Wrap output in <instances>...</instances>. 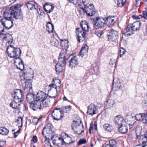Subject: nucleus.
<instances>
[{"mask_svg": "<svg viewBox=\"0 0 147 147\" xmlns=\"http://www.w3.org/2000/svg\"><path fill=\"white\" fill-rule=\"evenodd\" d=\"M33 77V71L30 69L25 71L21 76L22 82L25 85L24 88L25 90L29 89L30 92L32 91L31 80Z\"/></svg>", "mask_w": 147, "mask_h": 147, "instance_id": "f257e3e1", "label": "nucleus"}, {"mask_svg": "<svg viewBox=\"0 0 147 147\" xmlns=\"http://www.w3.org/2000/svg\"><path fill=\"white\" fill-rule=\"evenodd\" d=\"M80 25L82 31H81L79 28H77L76 32L77 40L79 42H82L85 40L86 33L88 31L89 29L88 23L86 21H81Z\"/></svg>", "mask_w": 147, "mask_h": 147, "instance_id": "f03ea898", "label": "nucleus"}, {"mask_svg": "<svg viewBox=\"0 0 147 147\" xmlns=\"http://www.w3.org/2000/svg\"><path fill=\"white\" fill-rule=\"evenodd\" d=\"M51 96H49L42 91H40L37 94V99L40 100L41 104L44 107H49L50 105Z\"/></svg>", "mask_w": 147, "mask_h": 147, "instance_id": "7ed1b4c3", "label": "nucleus"}, {"mask_svg": "<svg viewBox=\"0 0 147 147\" xmlns=\"http://www.w3.org/2000/svg\"><path fill=\"white\" fill-rule=\"evenodd\" d=\"M140 25L141 23L139 21H136L132 24L128 25L127 28L125 29L124 34L127 36L131 35L133 31L140 29Z\"/></svg>", "mask_w": 147, "mask_h": 147, "instance_id": "20e7f679", "label": "nucleus"}, {"mask_svg": "<svg viewBox=\"0 0 147 147\" xmlns=\"http://www.w3.org/2000/svg\"><path fill=\"white\" fill-rule=\"evenodd\" d=\"M7 52L9 57L11 58L20 57L21 52L19 48H14L12 45H10L7 48Z\"/></svg>", "mask_w": 147, "mask_h": 147, "instance_id": "39448f33", "label": "nucleus"}, {"mask_svg": "<svg viewBox=\"0 0 147 147\" xmlns=\"http://www.w3.org/2000/svg\"><path fill=\"white\" fill-rule=\"evenodd\" d=\"M0 28L1 29H4L5 32L11 28L13 26V19L11 20H7L4 18H2L1 16H0Z\"/></svg>", "mask_w": 147, "mask_h": 147, "instance_id": "423d86ee", "label": "nucleus"}, {"mask_svg": "<svg viewBox=\"0 0 147 147\" xmlns=\"http://www.w3.org/2000/svg\"><path fill=\"white\" fill-rule=\"evenodd\" d=\"M15 5H12L10 7H6L3 8L2 11L3 13V16L4 18L7 20H11L13 19V16L14 10L16 9Z\"/></svg>", "mask_w": 147, "mask_h": 147, "instance_id": "0eeeda50", "label": "nucleus"}, {"mask_svg": "<svg viewBox=\"0 0 147 147\" xmlns=\"http://www.w3.org/2000/svg\"><path fill=\"white\" fill-rule=\"evenodd\" d=\"M91 20L94 28L96 29L102 28L105 25V18L95 17L92 18Z\"/></svg>", "mask_w": 147, "mask_h": 147, "instance_id": "6e6552de", "label": "nucleus"}, {"mask_svg": "<svg viewBox=\"0 0 147 147\" xmlns=\"http://www.w3.org/2000/svg\"><path fill=\"white\" fill-rule=\"evenodd\" d=\"M15 6L17 7L16 10H14L13 15V18L16 19L22 20L23 19V14L21 9L20 8L21 5L20 4H15Z\"/></svg>", "mask_w": 147, "mask_h": 147, "instance_id": "1a4fd4ad", "label": "nucleus"}, {"mask_svg": "<svg viewBox=\"0 0 147 147\" xmlns=\"http://www.w3.org/2000/svg\"><path fill=\"white\" fill-rule=\"evenodd\" d=\"M84 8L86 14L89 16H92L96 13L94 6L92 4L86 3Z\"/></svg>", "mask_w": 147, "mask_h": 147, "instance_id": "9d476101", "label": "nucleus"}, {"mask_svg": "<svg viewBox=\"0 0 147 147\" xmlns=\"http://www.w3.org/2000/svg\"><path fill=\"white\" fill-rule=\"evenodd\" d=\"M61 108H56L53 111L52 114V116L53 119L59 121L64 116L60 112Z\"/></svg>", "mask_w": 147, "mask_h": 147, "instance_id": "9b49d317", "label": "nucleus"}, {"mask_svg": "<svg viewBox=\"0 0 147 147\" xmlns=\"http://www.w3.org/2000/svg\"><path fill=\"white\" fill-rule=\"evenodd\" d=\"M73 123L72 124V129L74 131L75 133L77 134H80V132L81 130L82 127H84V125L80 121V123L77 121H73Z\"/></svg>", "mask_w": 147, "mask_h": 147, "instance_id": "f8f14e48", "label": "nucleus"}, {"mask_svg": "<svg viewBox=\"0 0 147 147\" xmlns=\"http://www.w3.org/2000/svg\"><path fill=\"white\" fill-rule=\"evenodd\" d=\"M30 104V107L34 111H36L38 110H40L41 109V102L40 100L37 99V96L35 100L32 101Z\"/></svg>", "mask_w": 147, "mask_h": 147, "instance_id": "ddd939ff", "label": "nucleus"}, {"mask_svg": "<svg viewBox=\"0 0 147 147\" xmlns=\"http://www.w3.org/2000/svg\"><path fill=\"white\" fill-rule=\"evenodd\" d=\"M117 17L115 16H109L105 18V25L108 26L112 27L114 26L115 23L117 21Z\"/></svg>", "mask_w": 147, "mask_h": 147, "instance_id": "4468645a", "label": "nucleus"}, {"mask_svg": "<svg viewBox=\"0 0 147 147\" xmlns=\"http://www.w3.org/2000/svg\"><path fill=\"white\" fill-rule=\"evenodd\" d=\"M96 106L92 103L88 107L87 113L88 115H92L96 113L97 109Z\"/></svg>", "mask_w": 147, "mask_h": 147, "instance_id": "2eb2a0df", "label": "nucleus"}, {"mask_svg": "<svg viewBox=\"0 0 147 147\" xmlns=\"http://www.w3.org/2000/svg\"><path fill=\"white\" fill-rule=\"evenodd\" d=\"M69 58L70 59V60L69 61V66L72 69L76 67L78 64V62L76 57L71 55L69 56L68 59Z\"/></svg>", "mask_w": 147, "mask_h": 147, "instance_id": "dca6fc26", "label": "nucleus"}, {"mask_svg": "<svg viewBox=\"0 0 147 147\" xmlns=\"http://www.w3.org/2000/svg\"><path fill=\"white\" fill-rule=\"evenodd\" d=\"M12 95V96L14 98V99L16 98L20 101H23V99L22 98V92L20 90L16 89L13 92Z\"/></svg>", "mask_w": 147, "mask_h": 147, "instance_id": "f3484780", "label": "nucleus"}, {"mask_svg": "<svg viewBox=\"0 0 147 147\" xmlns=\"http://www.w3.org/2000/svg\"><path fill=\"white\" fill-rule=\"evenodd\" d=\"M121 86L119 80L117 78H113L112 90L115 91H117L120 89Z\"/></svg>", "mask_w": 147, "mask_h": 147, "instance_id": "a211bd4d", "label": "nucleus"}, {"mask_svg": "<svg viewBox=\"0 0 147 147\" xmlns=\"http://www.w3.org/2000/svg\"><path fill=\"white\" fill-rule=\"evenodd\" d=\"M115 124L119 127L123 125L125 123V121L121 115L116 116L114 119Z\"/></svg>", "mask_w": 147, "mask_h": 147, "instance_id": "6ab92c4d", "label": "nucleus"}, {"mask_svg": "<svg viewBox=\"0 0 147 147\" xmlns=\"http://www.w3.org/2000/svg\"><path fill=\"white\" fill-rule=\"evenodd\" d=\"M109 34L107 35L110 38L114 40H115L118 38V32L113 29L109 30L108 31Z\"/></svg>", "mask_w": 147, "mask_h": 147, "instance_id": "aec40b11", "label": "nucleus"}, {"mask_svg": "<svg viewBox=\"0 0 147 147\" xmlns=\"http://www.w3.org/2000/svg\"><path fill=\"white\" fill-rule=\"evenodd\" d=\"M22 101H20L18 99H13V100L11 101L10 104V106L12 108L16 109L19 111L18 106L20 105Z\"/></svg>", "mask_w": 147, "mask_h": 147, "instance_id": "412c9836", "label": "nucleus"}, {"mask_svg": "<svg viewBox=\"0 0 147 147\" xmlns=\"http://www.w3.org/2000/svg\"><path fill=\"white\" fill-rule=\"evenodd\" d=\"M43 8L47 13H50L53 11L54 6L51 3H46L43 5Z\"/></svg>", "mask_w": 147, "mask_h": 147, "instance_id": "4be33fe9", "label": "nucleus"}, {"mask_svg": "<svg viewBox=\"0 0 147 147\" xmlns=\"http://www.w3.org/2000/svg\"><path fill=\"white\" fill-rule=\"evenodd\" d=\"M38 4L34 1H29L26 4L28 9L32 10L38 9Z\"/></svg>", "mask_w": 147, "mask_h": 147, "instance_id": "5701e85b", "label": "nucleus"}, {"mask_svg": "<svg viewBox=\"0 0 147 147\" xmlns=\"http://www.w3.org/2000/svg\"><path fill=\"white\" fill-rule=\"evenodd\" d=\"M115 106V102L113 99H109L105 104V106L106 108L111 109Z\"/></svg>", "mask_w": 147, "mask_h": 147, "instance_id": "b1692460", "label": "nucleus"}, {"mask_svg": "<svg viewBox=\"0 0 147 147\" xmlns=\"http://www.w3.org/2000/svg\"><path fill=\"white\" fill-rule=\"evenodd\" d=\"M5 34H2L3 35H4L5 36L3 38L4 40L7 41V42L8 43L9 45H10L12 43L13 41V38L11 35L9 34H7L6 32H5Z\"/></svg>", "mask_w": 147, "mask_h": 147, "instance_id": "393cba45", "label": "nucleus"}, {"mask_svg": "<svg viewBox=\"0 0 147 147\" xmlns=\"http://www.w3.org/2000/svg\"><path fill=\"white\" fill-rule=\"evenodd\" d=\"M60 41V44L62 49L67 51L68 49L69 46L68 45L69 42L68 41L65 39L62 40L61 39Z\"/></svg>", "mask_w": 147, "mask_h": 147, "instance_id": "a878e982", "label": "nucleus"}, {"mask_svg": "<svg viewBox=\"0 0 147 147\" xmlns=\"http://www.w3.org/2000/svg\"><path fill=\"white\" fill-rule=\"evenodd\" d=\"M88 47L86 44L83 45L80 52L79 55L82 57L84 55H86L88 51Z\"/></svg>", "mask_w": 147, "mask_h": 147, "instance_id": "bb28decb", "label": "nucleus"}, {"mask_svg": "<svg viewBox=\"0 0 147 147\" xmlns=\"http://www.w3.org/2000/svg\"><path fill=\"white\" fill-rule=\"evenodd\" d=\"M65 56L63 53L59 54V56L58 57V63H62L64 65H66V61Z\"/></svg>", "mask_w": 147, "mask_h": 147, "instance_id": "cd10ccee", "label": "nucleus"}, {"mask_svg": "<svg viewBox=\"0 0 147 147\" xmlns=\"http://www.w3.org/2000/svg\"><path fill=\"white\" fill-rule=\"evenodd\" d=\"M118 127L119 131L122 134L126 133L128 131V127L127 125L125 124Z\"/></svg>", "mask_w": 147, "mask_h": 147, "instance_id": "c85d7f7f", "label": "nucleus"}, {"mask_svg": "<svg viewBox=\"0 0 147 147\" xmlns=\"http://www.w3.org/2000/svg\"><path fill=\"white\" fill-rule=\"evenodd\" d=\"M60 108V112L63 115L65 113H68L70 112L71 109V107L69 105L67 106H64Z\"/></svg>", "mask_w": 147, "mask_h": 147, "instance_id": "c756f323", "label": "nucleus"}, {"mask_svg": "<svg viewBox=\"0 0 147 147\" xmlns=\"http://www.w3.org/2000/svg\"><path fill=\"white\" fill-rule=\"evenodd\" d=\"M47 30L49 34H51L53 32L54 26L50 22H49L46 25Z\"/></svg>", "mask_w": 147, "mask_h": 147, "instance_id": "7c9ffc66", "label": "nucleus"}, {"mask_svg": "<svg viewBox=\"0 0 147 147\" xmlns=\"http://www.w3.org/2000/svg\"><path fill=\"white\" fill-rule=\"evenodd\" d=\"M55 69L56 72L57 74H59L60 73L62 72L63 69L61 64L57 63L55 66Z\"/></svg>", "mask_w": 147, "mask_h": 147, "instance_id": "2f4dec72", "label": "nucleus"}, {"mask_svg": "<svg viewBox=\"0 0 147 147\" xmlns=\"http://www.w3.org/2000/svg\"><path fill=\"white\" fill-rule=\"evenodd\" d=\"M103 127L105 131L109 132L111 131L113 129L112 125L108 123L104 124Z\"/></svg>", "mask_w": 147, "mask_h": 147, "instance_id": "473e14b6", "label": "nucleus"}, {"mask_svg": "<svg viewBox=\"0 0 147 147\" xmlns=\"http://www.w3.org/2000/svg\"><path fill=\"white\" fill-rule=\"evenodd\" d=\"M53 81L54 82V83L50 84L49 86L51 88H55L56 89V91H57V86L56 85V83L58 82L59 84H60L61 83V81L59 80L54 79V78L53 79ZM58 87H59V88H60V87L59 86H58Z\"/></svg>", "mask_w": 147, "mask_h": 147, "instance_id": "72a5a7b5", "label": "nucleus"}, {"mask_svg": "<svg viewBox=\"0 0 147 147\" xmlns=\"http://www.w3.org/2000/svg\"><path fill=\"white\" fill-rule=\"evenodd\" d=\"M145 12V11H143L142 13V14L139 16L133 15L132 17L136 19H140L141 21L145 22V18H144V13Z\"/></svg>", "mask_w": 147, "mask_h": 147, "instance_id": "f704fd0d", "label": "nucleus"}, {"mask_svg": "<svg viewBox=\"0 0 147 147\" xmlns=\"http://www.w3.org/2000/svg\"><path fill=\"white\" fill-rule=\"evenodd\" d=\"M78 3L81 9L85 8L86 3H88L85 0H79Z\"/></svg>", "mask_w": 147, "mask_h": 147, "instance_id": "c9c22d12", "label": "nucleus"}, {"mask_svg": "<svg viewBox=\"0 0 147 147\" xmlns=\"http://www.w3.org/2000/svg\"><path fill=\"white\" fill-rule=\"evenodd\" d=\"M51 44L56 47H57V46L59 44L58 40L54 37H52L50 40Z\"/></svg>", "mask_w": 147, "mask_h": 147, "instance_id": "e433bc0d", "label": "nucleus"}, {"mask_svg": "<svg viewBox=\"0 0 147 147\" xmlns=\"http://www.w3.org/2000/svg\"><path fill=\"white\" fill-rule=\"evenodd\" d=\"M60 138L55 136H53L51 138V139L53 141V144L58 146V144L60 143L59 141H60Z\"/></svg>", "mask_w": 147, "mask_h": 147, "instance_id": "4c0bfd02", "label": "nucleus"}, {"mask_svg": "<svg viewBox=\"0 0 147 147\" xmlns=\"http://www.w3.org/2000/svg\"><path fill=\"white\" fill-rule=\"evenodd\" d=\"M136 139L138 138H143L144 137V138H147V130L146 134H144V136L143 135L141 136V132H139L138 130H136Z\"/></svg>", "mask_w": 147, "mask_h": 147, "instance_id": "58836bf2", "label": "nucleus"}, {"mask_svg": "<svg viewBox=\"0 0 147 147\" xmlns=\"http://www.w3.org/2000/svg\"><path fill=\"white\" fill-rule=\"evenodd\" d=\"M116 142L114 140H111L109 141V144L106 145L105 147H116Z\"/></svg>", "mask_w": 147, "mask_h": 147, "instance_id": "ea45409f", "label": "nucleus"}, {"mask_svg": "<svg viewBox=\"0 0 147 147\" xmlns=\"http://www.w3.org/2000/svg\"><path fill=\"white\" fill-rule=\"evenodd\" d=\"M9 132V130L5 127H0V134L3 135H7Z\"/></svg>", "mask_w": 147, "mask_h": 147, "instance_id": "a19ab883", "label": "nucleus"}, {"mask_svg": "<svg viewBox=\"0 0 147 147\" xmlns=\"http://www.w3.org/2000/svg\"><path fill=\"white\" fill-rule=\"evenodd\" d=\"M125 120H127L128 122L130 123L136 122V121H135L134 117L131 115H127L126 116Z\"/></svg>", "mask_w": 147, "mask_h": 147, "instance_id": "79ce46f5", "label": "nucleus"}, {"mask_svg": "<svg viewBox=\"0 0 147 147\" xmlns=\"http://www.w3.org/2000/svg\"><path fill=\"white\" fill-rule=\"evenodd\" d=\"M35 95L32 93L26 95V99L28 101L30 102V101L34 100Z\"/></svg>", "mask_w": 147, "mask_h": 147, "instance_id": "37998d69", "label": "nucleus"}, {"mask_svg": "<svg viewBox=\"0 0 147 147\" xmlns=\"http://www.w3.org/2000/svg\"><path fill=\"white\" fill-rule=\"evenodd\" d=\"M126 0H117V5L118 7H121L124 5Z\"/></svg>", "mask_w": 147, "mask_h": 147, "instance_id": "c03bdc74", "label": "nucleus"}, {"mask_svg": "<svg viewBox=\"0 0 147 147\" xmlns=\"http://www.w3.org/2000/svg\"><path fill=\"white\" fill-rule=\"evenodd\" d=\"M34 10H36V11L40 17L44 14V12L43 10L38 7V9Z\"/></svg>", "mask_w": 147, "mask_h": 147, "instance_id": "a18cd8bd", "label": "nucleus"}, {"mask_svg": "<svg viewBox=\"0 0 147 147\" xmlns=\"http://www.w3.org/2000/svg\"><path fill=\"white\" fill-rule=\"evenodd\" d=\"M14 59V63L16 66V65H18L22 61H23L21 60V58L20 57H16Z\"/></svg>", "mask_w": 147, "mask_h": 147, "instance_id": "49530a36", "label": "nucleus"}, {"mask_svg": "<svg viewBox=\"0 0 147 147\" xmlns=\"http://www.w3.org/2000/svg\"><path fill=\"white\" fill-rule=\"evenodd\" d=\"M143 115L142 113H140L139 114H136L134 117L135 120L136 121H139L141 120Z\"/></svg>", "mask_w": 147, "mask_h": 147, "instance_id": "de8ad7c7", "label": "nucleus"}, {"mask_svg": "<svg viewBox=\"0 0 147 147\" xmlns=\"http://www.w3.org/2000/svg\"><path fill=\"white\" fill-rule=\"evenodd\" d=\"M81 10L80 9H78V11L79 13V14L80 15V18H83L84 16V13H85V11H84V8L81 9Z\"/></svg>", "mask_w": 147, "mask_h": 147, "instance_id": "09e8293b", "label": "nucleus"}, {"mask_svg": "<svg viewBox=\"0 0 147 147\" xmlns=\"http://www.w3.org/2000/svg\"><path fill=\"white\" fill-rule=\"evenodd\" d=\"M143 118L142 119V122L143 123H147V111L143 114Z\"/></svg>", "mask_w": 147, "mask_h": 147, "instance_id": "8fccbe9b", "label": "nucleus"}, {"mask_svg": "<svg viewBox=\"0 0 147 147\" xmlns=\"http://www.w3.org/2000/svg\"><path fill=\"white\" fill-rule=\"evenodd\" d=\"M16 68L21 70H22L24 69V65L23 61H22L20 64L18 65H16Z\"/></svg>", "mask_w": 147, "mask_h": 147, "instance_id": "3c124183", "label": "nucleus"}, {"mask_svg": "<svg viewBox=\"0 0 147 147\" xmlns=\"http://www.w3.org/2000/svg\"><path fill=\"white\" fill-rule=\"evenodd\" d=\"M46 129V127H44L42 131V134L43 136V137L45 138V141H48V142L49 141V138H47L46 136L45 135V134H44V131Z\"/></svg>", "mask_w": 147, "mask_h": 147, "instance_id": "603ef678", "label": "nucleus"}, {"mask_svg": "<svg viewBox=\"0 0 147 147\" xmlns=\"http://www.w3.org/2000/svg\"><path fill=\"white\" fill-rule=\"evenodd\" d=\"M86 142V139H80L78 142V145L79 146L81 144H85Z\"/></svg>", "mask_w": 147, "mask_h": 147, "instance_id": "864d4df0", "label": "nucleus"}, {"mask_svg": "<svg viewBox=\"0 0 147 147\" xmlns=\"http://www.w3.org/2000/svg\"><path fill=\"white\" fill-rule=\"evenodd\" d=\"M41 118L40 117L39 118H35L32 120V122L33 124L35 125H36L39 122V120L41 119Z\"/></svg>", "mask_w": 147, "mask_h": 147, "instance_id": "5fc2aeb1", "label": "nucleus"}, {"mask_svg": "<svg viewBox=\"0 0 147 147\" xmlns=\"http://www.w3.org/2000/svg\"><path fill=\"white\" fill-rule=\"evenodd\" d=\"M116 61L115 59H111L109 62V65L112 66L114 64H115Z\"/></svg>", "mask_w": 147, "mask_h": 147, "instance_id": "6e6d98bb", "label": "nucleus"}, {"mask_svg": "<svg viewBox=\"0 0 147 147\" xmlns=\"http://www.w3.org/2000/svg\"><path fill=\"white\" fill-rule=\"evenodd\" d=\"M125 52V51L123 48L120 49V57L122 56L124 54Z\"/></svg>", "mask_w": 147, "mask_h": 147, "instance_id": "4d7b16f0", "label": "nucleus"}, {"mask_svg": "<svg viewBox=\"0 0 147 147\" xmlns=\"http://www.w3.org/2000/svg\"><path fill=\"white\" fill-rule=\"evenodd\" d=\"M143 107H145L147 106V101L146 100H143L142 103Z\"/></svg>", "mask_w": 147, "mask_h": 147, "instance_id": "13d9d810", "label": "nucleus"}, {"mask_svg": "<svg viewBox=\"0 0 147 147\" xmlns=\"http://www.w3.org/2000/svg\"><path fill=\"white\" fill-rule=\"evenodd\" d=\"M6 141L5 140H0V146L2 147L5 144Z\"/></svg>", "mask_w": 147, "mask_h": 147, "instance_id": "bf43d9fd", "label": "nucleus"}, {"mask_svg": "<svg viewBox=\"0 0 147 147\" xmlns=\"http://www.w3.org/2000/svg\"><path fill=\"white\" fill-rule=\"evenodd\" d=\"M93 123L94 122H92L90 124V127L89 129V132L90 134H91V131L93 126Z\"/></svg>", "mask_w": 147, "mask_h": 147, "instance_id": "052dcab7", "label": "nucleus"}, {"mask_svg": "<svg viewBox=\"0 0 147 147\" xmlns=\"http://www.w3.org/2000/svg\"><path fill=\"white\" fill-rule=\"evenodd\" d=\"M20 131V129H19L17 131L14 133V136L13 137L14 138H16L17 136L19 133Z\"/></svg>", "mask_w": 147, "mask_h": 147, "instance_id": "680f3d73", "label": "nucleus"}, {"mask_svg": "<svg viewBox=\"0 0 147 147\" xmlns=\"http://www.w3.org/2000/svg\"><path fill=\"white\" fill-rule=\"evenodd\" d=\"M144 18H145V22L147 21V10L145 11V12L144 13Z\"/></svg>", "mask_w": 147, "mask_h": 147, "instance_id": "e2e57ef3", "label": "nucleus"}, {"mask_svg": "<svg viewBox=\"0 0 147 147\" xmlns=\"http://www.w3.org/2000/svg\"><path fill=\"white\" fill-rule=\"evenodd\" d=\"M32 140L34 143H36L37 142L38 139L37 137L36 136H34L33 137Z\"/></svg>", "mask_w": 147, "mask_h": 147, "instance_id": "0e129e2a", "label": "nucleus"}, {"mask_svg": "<svg viewBox=\"0 0 147 147\" xmlns=\"http://www.w3.org/2000/svg\"><path fill=\"white\" fill-rule=\"evenodd\" d=\"M70 2L74 4H76L78 2V0H69Z\"/></svg>", "mask_w": 147, "mask_h": 147, "instance_id": "69168bd1", "label": "nucleus"}, {"mask_svg": "<svg viewBox=\"0 0 147 147\" xmlns=\"http://www.w3.org/2000/svg\"><path fill=\"white\" fill-rule=\"evenodd\" d=\"M60 141H61V144L62 145H63L64 144H67V143H66L64 141V140L62 138H60Z\"/></svg>", "mask_w": 147, "mask_h": 147, "instance_id": "338daca9", "label": "nucleus"}, {"mask_svg": "<svg viewBox=\"0 0 147 147\" xmlns=\"http://www.w3.org/2000/svg\"><path fill=\"white\" fill-rule=\"evenodd\" d=\"M142 142V147H144L146 146H147V142L146 141H144Z\"/></svg>", "mask_w": 147, "mask_h": 147, "instance_id": "774afa93", "label": "nucleus"}]
</instances>
